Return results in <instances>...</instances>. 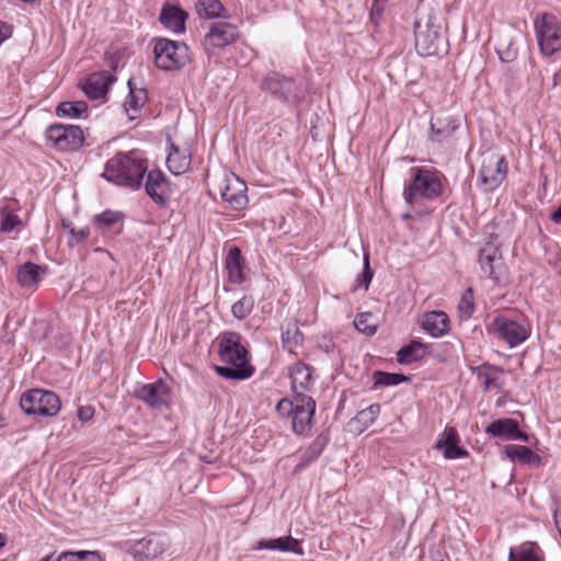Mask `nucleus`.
<instances>
[{
	"label": "nucleus",
	"instance_id": "f257e3e1",
	"mask_svg": "<svg viewBox=\"0 0 561 561\" xmlns=\"http://www.w3.org/2000/svg\"><path fill=\"white\" fill-rule=\"evenodd\" d=\"M148 170L147 160L138 151L119 152L111 158L102 176L117 185L137 190Z\"/></svg>",
	"mask_w": 561,
	"mask_h": 561
},
{
	"label": "nucleus",
	"instance_id": "f03ea898",
	"mask_svg": "<svg viewBox=\"0 0 561 561\" xmlns=\"http://www.w3.org/2000/svg\"><path fill=\"white\" fill-rule=\"evenodd\" d=\"M443 21L433 12H417L414 23L415 49L422 56L438 55L445 45Z\"/></svg>",
	"mask_w": 561,
	"mask_h": 561
},
{
	"label": "nucleus",
	"instance_id": "7ed1b4c3",
	"mask_svg": "<svg viewBox=\"0 0 561 561\" xmlns=\"http://www.w3.org/2000/svg\"><path fill=\"white\" fill-rule=\"evenodd\" d=\"M534 28L542 55L552 56L561 50V21L553 13L537 14Z\"/></svg>",
	"mask_w": 561,
	"mask_h": 561
},
{
	"label": "nucleus",
	"instance_id": "20e7f679",
	"mask_svg": "<svg viewBox=\"0 0 561 561\" xmlns=\"http://www.w3.org/2000/svg\"><path fill=\"white\" fill-rule=\"evenodd\" d=\"M154 62L159 69L172 71L190 61L188 47L183 42L159 38L153 46Z\"/></svg>",
	"mask_w": 561,
	"mask_h": 561
},
{
	"label": "nucleus",
	"instance_id": "39448f33",
	"mask_svg": "<svg viewBox=\"0 0 561 561\" xmlns=\"http://www.w3.org/2000/svg\"><path fill=\"white\" fill-rule=\"evenodd\" d=\"M20 405L28 415L54 416L60 411L61 402L53 391L31 389L22 394Z\"/></svg>",
	"mask_w": 561,
	"mask_h": 561
},
{
	"label": "nucleus",
	"instance_id": "423d86ee",
	"mask_svg": "<svg viewBox=\"0 0 561 561\" xmlns=\"http://www.w3.org/2000/svg\"><path fill=\"white\" fill-rule=\"evenodd\" d=\"M507 175V163L504 157L493 152L481 156V165L478 172L479 185L484 192H492Z\"/></svg>",
	"mask_w": 561,
	"mask_h": 561
},
{
	"label": "nucleus",
	"instance_id": "0eeeda50",
	"mask_svg": "<svg viewBox=\"0 0 561 561\" xmlns=\"http://www.w3.org/2000/svg\"><path fill=\"white\" fill-rule=\"evenodd\" d=\"M413 181L404 192V199L408 204H413L416 197L433 198L439 195L442 184L438 176L425 169L413 168Z\"/></svg>",
	"mask_w": 561,
	"mask_h": 561
},
{
	"label": "nucleus",
	"instance_id": "6e6552de",
	"mask_svg": "<svg viewBox=\"0 0 561 561\" xmlns=\"http://www.w3.org/2000/svg\"><path fill=\"white\" fill-rule=\"evenodd\" d=\"M481 271L488 275L494 285L507 283V267L500 249L493 242H486L479 251Z\"/></svg>",
	"mask_w": 561,
	"mask_h": 561
},
{
	"label": "nucleus",
	"instance_id": "1a4fd4ad",
	"mask_svg": "<svg viewBox=\"0 0 561 561\" xmlns=\"http://www.w3.org/2000/svg\"><path fill=\"white\" fill-rule=\"evenodd\" d=\"M46 138L60 151H73L84 142L83 131L76 125H51L46 129Z\"/></svg>",
	"mask_w": 561,
	"mask_h": 561
},
{
	"label": "nucleus",
	"instance_id": "9d476101",
	"mask_svg": "<svg viewBox=\"0 0 561 561\" xmlns=\"http://www.w3.org/2000/svg\"><path fill=\"white\" fill-rule=\"evenodd\" d=\"M213 192L218 193L232 209H242L248 204L247 185L233 174L218 180Z\"/></svg>",
	"mask_w": 561,
	"mask_h": 561
},
{
	"label": "nucleus",
	"instance_id": "9b49d317",
	"mask_svg": "<svg viewBox=\"0 0 561 561\" xmlns=\"http://www.w3.org/2000/svg\"><path fill=\"white\" fill-rule=\"evenodd\" d=\"M219 355L222 362L241 368H253L248 360V351L240 344L237 332H227L219 345Z\"/></svg>",
	"mask_w": 561,
	"mask_h": 561
},
{
	"label": "nucleus",
	"instance_id": "f8f14e48",
	"mask_svg": "<svg viewBox=\"0 0 561 561\" xmlns=\"http://www.w3.org/2000/svg\"><path fill=\"white\" fill-rule=\"evenodd\" d=\"M523 41V33L513 27L506 26L495 36V49L503 62H512L518 55V43Z\"/></svg>",
	"mask_w": 561,
	"mask_h": 561
},
{
	"label": "nucleus",
	"instance_id": "ddd939ff",
	"mask_svg": "<svg viewBox=\"0 0 561 561\" xmlns=\"http://www.w3.org/2000/svg\"><path fill=\"white\" fill-rule=\"evenodd\" d=\"M135 396L152 409L169 407L171 402V390L162 381L142 385L135 391Z\"/></svg>",
	"mask_w": 561,
	"mask_h": 561
},
{
	"label": "nucleus",
	"instance_id": "4468645a",
	"mask_svg": "<svg viewBox=\"0 0 561 561\" xmlns=\"http://www.w3.org/2000/svg\"><path fill=\"white\" fill-rule=\"evenodd\" d=\"M491 331L504 340L510 347L517 346L528 337L527 329L505 317H497L491 323Z\"/></svg>",
	"mask_w": 561,
	"mask_h": 561
},
{
	"label": "nucleus",
	"instance_id": "2eb2a0df",
	"mask_svg": "<svg viewBox=\"0 0 561 561\" xmlns=\"http://www.w3.org/2000/svg\"><path fill=\"white\" fill-rule=\"evenodd\" d=\"M316 412V401L309 396L295 398V411L291 416V427L296 434H304L311 427Z\"/></svg>",
	"mask_w": 561,
	"mask_h": 561
},
{
	"label": "nucleus",
	"instance_id": "dca6fc26",
	"mask_svg": "<svg viewBox=\"0 0 561 561\" xmlns=\"http://www.w3.org/2000/svg\"><path fill=\"white\" fill-rule=\"evenodd\" d=\"M237 26L228 22H215L205 35L206 48H225L238 38Z\"/></svg>",
	"mask_w": 561,
	"mask_h": 561
},
{
	"label": "nucleus",
	"instance_id": "f3484780",
	"mask_svg": "<svg viewBox=\"0 0 561 561\" xmlns=\"http://www.w3.org/2000/svg\"><path fill=\"white\" fill-rule=\"evenodd\" d=\"M145 188L150 198L159 206H164L171 197L170 183L160 170L148 172Z\"/></svg>",
	"mask_w": 561,
	"mask_h": 561
},
{
	"label": "nucleus",
	"instance_id": "a211bd4d",
	"mask_svg": "<svg viewBox=\"0 0 561 561\" xmlns=\"http://www.w3.org/2000/svg\"><path fill=\"white\" fill-rule=\"evenodd\" d=\"M263 88L276 99L283 101L296 99V83L294 79L280 76L279 73L267 76L263 81Z\"/></svg>",
	"mask_w": 561,
	"mask_h": 561
},
{
	"label": "nucleus",
	"instance_id": "6ab92c4d",
	"mask_svg": "<svg viewBox=\"0 0 561 561\" xmlns=\"http://www.w3.org/2000/svg\"><path fill=\"white\" fill-rule=\"evenodd\" d=\"M167 549V542L162 537H148L139 540L133 547L136 561H149L161 556Z\"/></svg>",
	"mask_w": 561,
	"mask_h": 561
},
{
	"label": "nucleus",
	"instance_id": "aec40b11",
	"mask_svg": "<svg viewBox=\"0 0 561 561\" xmlns=\"http://www.w3.org/2000/svg\"><path fill=\"white\" fill-rule=\"evenodd\" d=\"M421 327L431 336L440 337L449 331V318L444 311H430L423 316Z\"/></svg>",
	"mask_w": 561,
	"mask_h": 561
},
{
	"label": "nucleus",
	"instance_id": "412c9836",
	"mask_svg": "<svg viewBox=\"0 0 561 561\" xmlns=\"http://www.w3.org/2000/svg\"><path fill=\"white\" fill-rule=\"evenodd\" d=\"M114 81L115 77L107 71L93 73L83 85V91L89 99L98 100L106 94L110 84Z\"/></svg>",
	"mask_w": 561,
	"mask_h": 561
},
{
	"label": "nucleus",
	"instance_id": "4be33fe9",
	"mask_svg": "<svg viewBox=\"0 0 561 561\" xmlns=\"http://www.w3.org/2000/svg\"><path fill=\"white\" fill-rule=\"evenodd\" d=\"M458 125L457 119L448 114L437 116L431 122V140L437 142L446 140L458 128Z\"/></svg>",
	"mask_w": 561,
	"mask_h": 561
},
{
	"label": "nucleus",
	"instance_id": "5701e85b",
	"mask_svg": "<svg viewBox=\"0 0 561 561\" xmlns=\"http://www.w3.org/2000/svg\"><path fill=\"white\" fill-rule=\"evenodd\" d=\"M167 165L171 173L180 175L185 173L191 165V153L187 148H180L171 144L167 157Z\"/></svg>",
	"mask_w": 561,
	"mask_h": 561
},
{
	"label": "nucleus",
	"instance_id": "b1692460",
	"mask_svg": "<svg viewBox=\"0 0 561 561\" xmlns=\"http://www.w3.org/2000/svg\"><path fill=\"white\" fill-rule=\"evenodd\" d=\"M293 390L296 397L306 396L304 392L312 386L311 368L302 363H296L290 367Z\"/></svg>",
	"mask_w": 561,
	"mask_h": 561
},
{
	"label": "nucleus",
	"instance_id": "393cba45",
	"mask_svg": "<svg viewBox=\"0 0 561 561\" xmlns=\"http://www.w3.org/2000/svg\"><path fill=\"white\" fill-rule=\"evenodd\" d=\"M187 14L175 5L165 4L160 13V22L169 30L181 33L185 30Z\"/></svg>",
	"mask_w": 561,
	"mask_h": 561
},
{
	"label": "nucleus",
	"instance_id": "a878e982",
	"mask_svg": "<svg viewBox=\"0 0 561 561\" xmlns=\"http://www.w3.org/2000/svg\"><path fill=\"white\" fill-rule=\"evenodd\" d=\"M243 267L244 260L240 249L237 247L230 248L226 257V268L231 283L241 284L244 280Z\"/></svg>",
	"mask_w": 561,
	"mask_h": 561
},
{
	"label": "nucleus",
	"instance_id": "bb28decb",
	"mask_svg": "<svg viewBox=\"0 0 561 561\" xmlns=\"http://www.w3.org/2000/svg\"><path fill=\"white\" fill-rule=\"evenodd\" d=\"M257 549L279 550L283 552H294L296 554H304L299 540L291 536L279 537L275 539L261 540Z\"/></svg>",
	"mask_w": 561,
	"mask_h": 561
},
{
	"label": "nucleus",
	"instance_id": "cd10ccee",
	"mask_svg": "<svg viewBox=\"0 0 561 561\" xmlns=\"http://www.w3.org/2000/svg\"><path fill=\"white\" fill-rule=\"evenodd\" d=\"M44 272L45 270L35 263H24L18 270V283L24 288H34L41 282V274Z\"/></svg>",
	"mask_w": 561,
	"mask_h": 561
},
{
	"label": "nucleus",
	"instance_id": "c85d7f7f",
	"mask_svg": "<svg viewBox=\"0 0 561 561\" xmlns=\"http://www.w3.org/2000/svg\"><path fill=\"white\" fill-rule=\"evenodd\" d=\"M426 354V346L420 341H412L397 353V359L401 364H410L423 358Z\"/></svg>",
	"mask_w": 561,
	"mask_h": 561
},
{
	"label": "nucleus",
	"instance_id": "c756f323",
	"mask_svg": "<svg viewBox=\"0 0 561 561\" xmlns=\"http://www.w3.org/2000/svg\"><path fill=\"white\" fill-rule=\"evenodd\" d=\"M129 95L124 106L128 113L139 111L147 101V90L144 87L138 88L134 79L128 80Z\"/></svg>",
	"mask_w": 561,
	"mask_h": 561
},
{
	"label": "nucleus",
	"instance_id": "7c9ffc66",
	"mask_svg": "<svg viewBox=\"0 0 561 561\" xmlns=\"http://www.w3.org/2000/svg\"><path fill=\"white\" fill-rule=\"evenodd\" d=\"M503 373V369L495 366H482L479 368L478 378L481 381L484 391H489L492 388L501 389L499 382V375Z\"/></svg>",
	"mask_w": 561,
	"mask_h": 561
},
{
	"label": "nucleus",
	"instance_id": "2f4dec72",
	"mask_svg": "<svg viewBox=\"0 0 561 561\" xmlns=\"http://www.w3.org/2000/svg\"><path fill=\"white\" fill-rule=\"evenodd\" d=\"M506 456L518 459L522 463H539L540 457L527 446L510 445L506 447Z\"/></svg>",
	"mask_w": 561,
	"mask_h": 561
},
{
	"label": "nucleus",
	"instance_id": "473e14b6",
	"mask_svg": "<svg viewBox=\"0 0 561 561\" xmlns=\"http://www.w3.org/2000/svg\"><path fill=\"white\" fill-rule=\"evenodd\" d=\"M516 421L513 419H500L493 421L486 428L485 433L494 437H503L511 439L515 430Z\"/></svg>",
	"mask_w": 561,
	"mask_h": 561
},
{
	"label": "nucleus",
	"instance_id": "72a5a7b5",
	"mask_svg": "<svg viewBox=\"0 0 561 561\" xmlns=\"http://www.w3.org/2000/svg\"><path fill=\"white\" fill-rule=\"evenodd\" d=\"M355 328L370 336L374 335L377 331V321L375 316L371 312H360L354 319Z\"/></svg>",
	"mask_w": 561,
	"mask_h": 561
},
{
	"label": "nucleus",
	"instance_id": "f704fd0d",
	"mask_svg": "<svg viewBox=\"0 0 561 561\" xmlns=\"http://www.w3.org/2000/svg\"><path fill=\"white\" fill-rule=\"evenodd\" d=\"M536 550L537 547L534 545H523L517 550L511 549L508 561H543Z\"/></svg>",
	"mask_w": 561,
	"mask_h": 561
},
{
	"label": "nucleus",
	"instance_id": "c9c22d12",
	"mask_svg": "<svg viewBox=\"0 0 561 561\" xmlns=\"http://www.w3.org/2000/svg\"><path fill=\"white\" fill-rule=\"evenodd\" d=\"M216 373L227 379L243 380L252 376L254 368H241L237 366H216Z\"/></svg>",
	"mask_w": 561,
	"mask_h": 561
},
{
	"label": "nucleus",
	"instance_id": "e433bc0d",
	"mask_svg": "<svg viewBox=\"0 0 561 561\" xmlns=\"http://www.w3.org/2000/svg\"><path fill=\"white\" fill-rule=\"evenodd\" d=\"M87 110L88 105L84 101L61 102L56 108V114L58 116L79 117Z\"/></svg>",
	"mask_w": 561,
	"mask_h": 561
},
{
	"label": "nucleus",
	"instance_id": "4c0bfd02",
	"mask_svg": "<svg viewBox=\"0 0 561 561\" xmlns=\"http://www.w3.org/2000/svg\"><path fill=\"white\" fill-rule=\"evenodd\" d=\"M122 219L123 215L121 213L107 209L96 215L94 217V222L99 226L100 229L107 231L113 229L116 224L122 221Z\"/></svg>",
	"mask_w": 561,
	"mask_h": 561
},
{
	"label": "nucleus",
	"instance_id": "58836bf2",
	"mask_svg": "<svg viewBox=\"0 0 561 561\" xmlns=\"http://www.w3.org/2000/svg\"><path fill=\"white\" fill-rule=\"evenodd\" d=\"M373 379L375 386H397L401 382L410 381L408 376L385 371H375Z\"/></svg>",
	"mask_w": 561,
	"mask_h": 561
},
{
	"label": "nucleus",
	"instance_id": "ea45409f",
	"mask_svg": "<svg viewBox=\"0 0 561 561\" xmlns=\"http://www.w3.org/2000/svg\"><path fill=\"white\" fill-rule=\"evenodd\" d=\"M197 10L201 16L214 19L220 16L224 5L219 0H198Z\"/></svg>",
	"mask_w": 561,
	"mask_h": 561
},
{
	"label": "nucleus",
	"instance_id": "a19ab883",
	"mask_svg": "<svg viewBox=\"0 0 561 561\" xmlns=\"http://www.w3.org/2000/svg\"><path fill=\"white\" fill-rule=\"evenodd\" d=\"M380 413V405L379 404H371L366 409H363L357 413V415L354 419L355 423H358L362 425V430L367 428L370 426L375 419Z\"/></svg>",
	"mask_w": 561,
	"mask_h": 561
},
{
	"label": "nucleus",
	"instance_id": "79ce46f5",
	"mask_svg": "<svg viewBox=\"0 0 561 561\" xmlns=\"http://www.w3.org/2000/svg\"><path fill=\"white\" fill-rule=\"evenodd\" d=\"M253 307V298L249 296H243L241 299H239L237 302L232 305L231 312L237 319L242 320L252 312Z\"/></svg>",
	"mask_w": 561,
	"mask_h": 561
},
{
	"label": "nucleus",
	"instance_id": "37998d69",
	"mask_svg": "<svg viewBox=\"0 0 561 561\" xmlns=\"http://www.w3.org/2000/svg\"><path fill=\"white\" fill-rule=\"evenodd\" d=\"M56 561H102L96 551L62 552Z\"/></svg>",
	"mask_w": 561,
	"mask_h": 561
},
{
	"label": "nucleus",
	"instance_id": "c03bdc74",
	"mask_svg": "<svg viewBox=\"0 0 561 561\" xmlns=\"http://www.w3.org/2000/svg\"><path fill=\"white\" fill-rule=\"evenodd\" d=\"M473 310V293L471 288H468L460 298L458 304V312L461 319H468L471 317Z\"/></svg>",
	"mask_w": 561,
	"mask_h": 561
},
{
	"label": "nucleus",
	"instance_id": "a18cd8bd",
	"mask_svg": "<svg viewBox=\"0 0 561 561\" xmlns=\"http://www.w3.org/2000/svg\"><path fill=\"white\" fill-rule=\"evenodd\" d=\"M19 217L10 211L7 207L1 208V222L0 228L3 232L12 231L19 224Z\"/></svg>",
	"mask_w": 561,
	"mask_h": 561
},
{
	"label": "nucleus",
	"instance_id": "49530a36",
	"mask_svg": "<svg viewBox=\"0 0 561 561\" xmlns=\"http://www.w3.org/2000/svg\"><path fill=\"white\" fill-rule=\"evenodd\" d=\"M459 442L458 433L454 427H446L440 435V438L435 444L436 449H443L450 444Z\"/></svg>",
	"mask_w": 561,
	"mask_h": 561
},
{
	"label": "nucleus",
	"instance_id": "de8ad7c7",
	"mask_svg": "<svg viewBox=\"0 0 561 561\" xmlns=\"http://www.w3.org/2000/svg\"><path fill=\"white\" fill-rule=\"evenodd\" d=\"M282 340L284 343L300 344L302 342V334L299 332L297 324H288L286 331L282 334Z\"/></svg>",
	"mask_w": 561,
	"mask_h": 561
},
{
	"label": "nucleus",
	"instance_id": "09e8293b",
	"mask_svg": "<svg viewBox=\"0 0 561 561\" xmlns=\"http://www.w3.org/2000/svg\"><path fill=\"white\" fill-rule=\"evenodd\" d=\"M371 278H373V272H371V270L369 267V256L367 254H365L364 255V271L357 277L356 284L354 286V290H356L360 286H364L365 289H367Z\"/></svg>",
	"mask_w": 561,
	"mask_h": 561
},
{
	"label": "nucleus",
	"instance_id": "8fccbe9b",
	"mask_svg": "<svg viewBox=\"0 0 561 561\" xmlns=\"http://www.w3.org/2000/svg\"><path fill=\"white\" fill-rule=\"evenodd\" d=\"M295 411V401L288 400V399H282L276 404V412L280 416H293V413Z\"/></svg>",
	"mask_w": 561,
	"mask_h": 561
},
{
	"label": "nucleus",
	"instance_id": "3c124183",
	"mask_svg": "<svg viewBox=\"0 0 561 561\" xmlns=\"http://www.w3.org/2000/svg\"><path fill=\"white\" fill-rule=\"evenodd\" d=\"M468 453L458 446V443L450 444L444 448V457L447 459H457L466 456Z\"/></svg>",
	"mask_w": 561,
	"mask_h": 561
},
{
	"label": "nucleus",
	"instance_id": "603ef678",
	"mask_svg": "<svg viewBox=\"0 0 561 561\" xmlns=\"http://www.w3.org/2000/svg\"><path fill=\"white\" fill-rule=\"evenodd\" d=\"M69 233L75 239L76 243H80V242L84 241L90 236V230L88 228H83L80 230L70 228Z\"/></svg>",
	"mask_w": 561,
	"mask_h": 561
},
{
	"label": "nucleus",
	"instance_id": "864d4df0",
	"mask_svg": "<svg viewBox=\"0 0 561 561\" xmlns=\"http://www.w3.org/2000/svg\"><path fill=\"white\" fill-rule=\"evenodd\" d=\"M94 415V410L90 405H83L78 409V417L82 422L90 421Z\"/></svg>",
	"mask_w": 561,
	"mask_h": 561
},
{
	"label": "nucleus",
	"instance_id": "5fc2aeb1",
	"mask_svg": "<svg viewBox=\"0 0 561 561\" xmlns=\"http://www.w3.org/2000/svg\"><path fill=\"white\" fill-rule=\"evenodd\" d=\"M511 439H518V440H523V442H528L529 437H528V435L526 433H524V432H522L519 430L518 423L516 422L515 430L513 432V435H512Z\"/></svg>",
	"mask_w": 561,
	"mask_h": 561
},
{
	"label": "nucleus",
	"instance_id": "6e6d98bb",
	"mask_svg": "<svg viewBox=\"0 0 561 561\" xmlns=\"http://www.w3.org/2000/svg\"><path fill=\"white\" fill-rule=\"evenodd\" d=\"M11 35V26L0 21V43Z\"/></svg>",
	"mask_w": 561,
	"mask_h": 561
},
{
	"label": "nucleus",
	"instance_id": "4d7b16f0",
	"mask_svg": "<svg viewBox=\"0 0 561 561\" xmlns=\"http://www.w3.org/2000/svg\"><path fill=\"white\" fill-rule=\"evenodd\" d=\"M383 8L379 4V0H375L371 9V15L380 14Z\"/></svg>",
	"mask_w": 561,
	"mask_h": 561
},
{
	"label": "nucleus",
	"instance_id": "13d9d810",
	"mask_svg": "<svg viewBox=\"0 0 561 561\" xmlns=\"http://www.w3.org/2000/svg\"><path fill=\"white\" fill-rule=\"evenodd\" d=\"M551 219L557 224H561V206L551 215Z\"/></svg>",
	"mask_w": 561,
	"mask_h": 561
},
{
	"label": "nucleus",
	"instance_id": "bf43d9fd",
	"mask_svg": "<svg viewBox=\"0 0 561 561\" xmlns=\"http://www.w3.org/2000/svg\"><path fill=\"white\" fill-rule=\"evenodd\" d=\"M7 542V536L3 534H0V549L4 547Z\"/></svg>",
	"mask_w": 561,
	"mask_h": 561
},
{
	"label": "nucleus",
	"instance_id": "052dcab7",
	"mask_svg": "<svg viewBox=\"0 0 561 561\" xmlns=\"http://www.w3.org/2000/svg\"><path fill=\"white\" fill-rule=\"evenodd\" d=\"M117 67V59L114 56H111V68L115 69Z\"/></svg>",
	"mask_w": 561,
	"mask_h": 561
},
{
	"label": "nucleus",
	"instance_id": "680f3d73",
	"mask_svg": "<svg viewBox=\"0 0 561 561\" xmlns=\"http://www.w3.org/2000/svg\"><path fill=\"white\" fill-rule=\"evenodd\" d=\"M312 448H317L316 451H314V455L312 457V458H316L321 453L322 447L321 446L318 447L317 444H314V446Z\"/></svg>",
	"mask_w": 561,
	"mask_h": 561
},
{
	"label": "nucleus",
	"instance_id": "e2e57ef3",
	"mask_svg": "<svg viewBox=\"0 0 561 561\" xmlns=\"http://www.w3.org/2000/svg\"><path fill=\"white\" fill-rule=\"evenodd\" d=\"M49 559H50V557L48 556V557L43 558L42 561H49Z\"/></svg>",
	"mask_w": 561,
	"mask_h": 561
}]
</instances>
